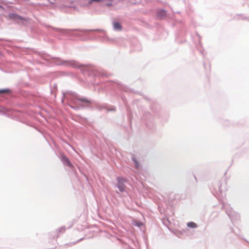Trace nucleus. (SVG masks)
<instances>
[{
    "instance_id": "obj_4",
    "label": "nucleus",
    "mask_w": 249,
    "mask_h": 249,
    "mask_svg": "<svg viewBox=\"0 0 249 249\" xmlns=\"http://www.w3.org/2000/svg\"><path fill=\"white\" fill-rule=\"evenodd\" d=\"M187 226H188V227H190V228L197 227V225L193 222H190L188 223Z\"/></svg>"
},
{
    "instance_id": "obj_6",
    "label": "nucleus",
    "mask_w": 249,
    "mask_h": 249,
    "mask_svg": "<svg viewBox=\"0 0 249 249\" xmlns=\"http://www.w3.org/2000/svg\"><path fill=\"white\" fill-rule=\"evenodd\" d=\"M9 92H10V90L8 89L0 90V94L7 93Z\"/></svg>"
},
{
    "instance_id": "obj_9",
    "label": "nucleus",
    "mask_w": 249,
    "mask_h": 249,
    "mask_svg": "<svg viewBox=\"0 0 249 249\" xmlns=\"http://www.w3.org/2000/svg\"><path fill=\"white\" fill-rule=\"evenodd\" d=\"M100 1H101V0H90L89 2V3H91L93 2H99Z\"/></svg>"
},
{
    "instance_id": "obj_10",
    "label": "nucleus",
    "mask_w": 249,
    "mask_h": 249,
    "mask_svg": "<svg viewBox=\"0 0 249 249\" xmlns=\"http://www.w3.org/2000/svg\"><path fill=\"white\" fill-rule=\"evenodd\" d=\"M15 17L16 18H19V19H22V18H21L20 17H19V16H15Z\"/></svg>"
},
{
    "instance_id": "obj_1",
    "label": "nucleus",
    "mask_w": 249,
    "mask_h": 249,
    "mask_svg": "<svg viewBox=\"0 0 249 249\" xmlns=\"http://www.w3.org/2000/svg\"><path fill=\"white\" fill-rule=\"evenodd\" d=\"M118 187L120 190L122 192L124 191V186L123 184L122 183V181L123 180V179L122 178H118Z\"/></svg>"
},
{
    "instance_id": "obj_5",
    "label": "nucleus",
    "mask_w": 249,
    "mask_h": 249,
    "mask_svg": "<svg viewBox=\"0 0 249 249\" xmlns=\"http://www.w3.org/2000/svg\"><path fill=\"white\" fill-rule=\"evenodd\" d=\"M77 100L79 102H81L82 103H89V102L87 100V99H84V98H80V99H78Z\"/></svg>"
},
{
    "instance_id": "obj_7",
    "label": "nucleus",
    "mask_w": 249,
    "mask_h": 249,
    "mask_svg": "<svg viewBox=\"0 0 249 249\" xmlns=\"http://www.w3.org/2000/svg\"><path fill=\"white\" fill-rule=\"evenodd\" d=\"M166 15V12L164 10H161L159 12V16H160L161 17L165 16Z\"/></svg>"
},
{
    "instance_id": "obj_8",
    "label": "nucleus",
    "mask_w": 249,
    "mask_h": 249,
    "mask_svg": "<svg viewBox=\"0 0 249 249\" xmlns=\"http://www.w3.org/2000/svg\"><path fill=\"white\" fill-rule=\"evenodd\" d=\"M132 160L135 163L136 167L138 168L139 167V163H138V162L137 161V160L134 157H133L132 158Z\"/></svg>"
},
{
    "instance_id": "obj_3",
    "label": "nucleus",
    "mask_w": 249,
    "mask_h": 249,
    "mask_svg": "<svg viewBox=\"0 0 249 249\" xmlns=\"http://www.w3.org/2000/svg\"><path fill=\"white\" fill-rule=\"evenodd\" d=\"M113 26H114V28L117 30H121V28H122L121 24L119 22H117L114 23Z\"/></svg>"
},
{
    "instance_id": "obj_2",
    "label": "nucleus",
    "mask_w": 249,
    "mask_h": 249,
    "mask_svg": "<svg viewBox=\"0 0 249 249\" xmlns=\"http://www.w3.org/2000/svg\"><path fill=\"white\" fill-rule=\"evenodd\" d=\"M62 160H63V161L65 163L67 164V165L68 166H69L70 167H71L72 166V165H71V162L70 161V160H69V159L67 157H64V156L63 157H62Z\"/></svg>"
}]
</instances>
